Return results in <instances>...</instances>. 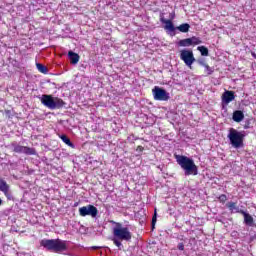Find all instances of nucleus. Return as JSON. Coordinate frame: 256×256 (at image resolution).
Returning a JSON list of instances; mask_svg holds the SVG:
<instances>
[{"label": "nucleus", "mask_w": 256, "mask_h": 256, "mask_svg": "<svg viewBox=\"0 0 256 256\" xmlns=\"http://www.w3.org/2000/svg\"><path fill=\"white\" fill-rule=\"evenodd\" d=\"M114 227L112 228L113 233V243L116 247H121V241H131L133 239V234L129 231L128 227H123L120 222L110 221Z\"/></svg>", "instance_id": "1"}, {"label": "nucleus", "mask_w": 256, "mask_h": 256, "mask_svg": "<svg viewBox=\"0 0 256 256\" xmlns=\"http://www.w3.org/2000/svg\"><path fill=\"white\" fill-rule=\"evenodd\" d=\"M175 159L184 171V175H199V168L195 165V161L187 156L176 155Z\"/></svg>", "instance_id": "2"}, {"label": "nucleus", "mask_w": 256, "mask_h": 256, "mask_svg": "<svg viewBox=\"0 0 256 256\" xmlns=\"http://www.w3.org/2000/svg\"><path fill=\"white\" fill-rule=\"evenodd\" d=\"M40 245L52 253L67 251V241L61 239H43L40 241Z\"/></svg>", "instance_id": "3"}, {"label": "nucleus", "mask_w": 256, "mask_h": 256, "mask_svg": "<svg viewBox=\"0 0 256 256\" xmlns=\"http://www.w3.org/2000/svg\"><path fill=\"white\" fill-rule=\"evenodd\" d=\"M40 101L44 107L48 109H61L65 106V102L61 98H53L51 95L43 94Z\"/></svg>", "instance_id": "4"}, {"label": "nucleus", "mask_w": 256, "mask_h": 256, "mask_svg": "<svg viewBox=\"0 0 256 256\" xmlns=\"http://www.w3.org/2000/svg\"><path fill=\"white\" fill-rule=\"evenodd\" d=\"M228 139L235 149H239L243 147V141L245 139V134L242 132L237 131L235 128H230Z\"/></svg>", "instance_id": "5"}, {"label": "nucleus", "mask_w": 256, "mask_h": 256, "mask_svg": "<svg viewBox=\"0 0 256 256\" xmlns=\"http://www.w3.org/2000/svg\"><path fill=\"white\" fill-rule=\"evenodd\" d=\"M11 146L13 147V152L23 155H37V150L35 148H31L29 146H23L21 144H17V142H12Z\"/></svg>", "instance_id": "6"}, {"label": "nucleus", "mask_w": 256, "mask_h": 256, "mask_svg": "<svg viewBox=\"0 0 256 256\" xmlns=\"http://www.w3.org/2000/svg\"><path fill=\"white\" fill-rule=\"evenodd\" d=\"M152 95L155 101H169L170 99L169 92L159 86L152 89Z\"/></svg>", "instance_id": "7"}, {"label": "nucleus", "mask_w": 256, "mask_h": 256, "mask_svg": "<svg viewBox=\"0 0 256 256\" xmlns=\"http://www.w3.org/2000/svg\"><path fill=\"white\" fill-rule=\"evenodd\" d=\"M79 215L80 217H87V215H90V217H97L99 215V210H97V207L94 205H87L79 208Z\"/></svg>", "instance_id": "8"}, {"label": "nucleus", "mask_w": 256, "mask_h": 256, "mask_svg": "<svg viewBox=\"0 0 256 256\" xmlns=\"http://www.w3.org/2000/svg\"><path fill=\"white\" fill-rule=\"evenodd\" d=\"M180 59L191 69L193 62L195 61V56L192 50H181Z\"/></svg>", "instance_id": "9"}, {"label": "nucleus", "mask_w": 256, "mask_h": 256, "mask_svg": "<svg viewBox=\"0 0 256 256\" xmlns=\"http://www.w3.org/2000/svg\"><path fill=\"white\" fill-rule=\"evenodd\" d=\"M173 19H175V15H172L169 20L165 19V17H163V14L160 15V23H163L165 25L164 29L166 31H170L171 33H173L177 29L173 24Z\"/></svg>", "instance_id": "10"}, {"label": "nucleus", "mask_w": 256, "mask_h": 256, "mask_svg": "<svg viewBox=\"0 0 256 256\" xmlns=\"http://www.w3.org/2000/svg\"><path fill=\"white\" fill-rule=\"evenodd\" d=\"M173 19H175V15H172L169 20L165 19V17H163V14L160 15V23H163L165 25L164 29L166 31H170L171 33H173L177 29L173 24Z\"/></svg>", "instance_id": "11"}, {"label": "nucleus", "mask_w": 256, "mask_h": 256, "mask_svg": "<svg viewBox=\"0 0 256 256\" xmlns=\"http://www.w3.org/2000/svg\"><path fill=\"white\" fill-rule=\"evenodd\" d=\"M231 101H235V92L226 90L222 94V103H224L225 105H229V103H231Z\"/></svg>", "instance_id": "12"}, {"label": "nucleus", "mask_w": 256, "mask_h": 256, "mask_svg": "<svg viewBox=\"0 0 256 256\" xmlns=\"http://www.w3.org/2000/svg\"><path fill=\"white\" fill-rule=\"evenodd\" d=\"M226 207L227 209H229L231 213H240L241 215V212L244 211V210H241L239 206H237V202H233V201L227 202Z\"/></svg>", "instance_id": "13"}, {"label": "nucleus", "mask_w": 256, "mask_h": 256, "mask_svg": "<svg viewBox=\"0 0 256 256\" xmlns=\"http://www.w3.org/2000/svg\"><path fill=\"white\" fill-rule=\"evenodd\" d=\"M9 189L10 186L7 184V181H5L3 178H0V191L4 193L5 197L9 196Z\"/></svg>", "instance_id": "14"}, {"label": "nucleus", "mask_w": 256, "mask_h": 256, "mask_svg": "<svg viewBox=\"0 0 256 256\" xmlns=\"http://www.w3.org/2000/svg\"><path fill=\"white\" fill-rule=\"evenodd\" d=\"M232 119L235 123H241L245 119V114L241 110H236L233 112Z\"/></svg>", "instance_id": "15"}, {"label": "nucleus", "mask_w": 256, "mask_h": 256, "mask_svg": "<svg viewBox=\"0 0 256 256\" xmlns=\"http://www.w3.org/2000/svg\"><path fill=\"white\" fill-rule=\"evenodd\" d=\"M240 215H243L245 225H248L249 227H253L254 220H253V216H251V214L245 212V210H244L243 212H241Z\"/></svg>", "instance_id": "16"}, {"label": "nucleus", "mask_w": 256, "mask_h": 256, "mask_svg": "<svg viewBox=\"0 0 256 256\" xmlns=\"http://www.w3.org/2000/svg\"><path fill=\"white\" fill-rule=\"evenodd\" d=\"M68 57H69L70 63H72V65H77V63H79V59H80L79 54H77L73 51H69Z\"/></svg>", "instance_id": "17"}, {"label": "nucleus", "mask_w": 256, "mask_h": 256, "mask_svg": "<svg viewBox=\"0 0 256 256\" xmlns=\"http://www.w3.org/2000/svg\"><path fill=\"white\" fill-rule=\"evenodd\" d=\"M176 29L180 31V33H189V29H191V25H189V23H183L180 26H177Z\"/></svg>", "instance_id": "18"}, {"label": "nucleus", "mask_w": 256, "mask_h": 256, "mask_svg": "<svg viewBox=\"0 0 256 256\" xmlns=\"http://www.w3.org/2000/svg\"><path fill=\"white\" fill-rule=\"evenodd\" d=\"M59 137L63 141V143L68 145V147H75V145L73 144V142H71V139H69V137H67V135L62 134V135H59Z\"/></svg>", "instance_id": "19"}, {"label": "nucleus", "mask_w": 256, "mask_h": 256, "mask_svg": "<svg viewBox=\"0 0 256 256\" xmlns=\"http://www.w3.org/2000/svg\"><path fill=\"white\" fill-rule=\"evenodd\" d=\"M179 47H191V38L182 39L178 42Z\"/></svg>", "instance_id": "20"}, {"label": "nucleus", "mask_w": 256, "mask_h": 256, "mask_svg": "<svg viewBox=\"0 0 256 256\" xmlns=\"http://www.w3.org/2000/svg\"><path fill=\"white\" fill-rule=\"evenodd\" d=\"M36 67L40 73H43L44 75H47L49 73V69H47V66L41 64V63H36Z\"/></svg>", "instance_id": "21"}, {"label": "nucleus", "mask_w": 256, "mask_h": 256, "mask_svg": "<svg viewBox=\"0 0 256 256\" xmlns=\"http://www.w3.org/2000/svg\"><path fill=\"white\" fill-rule=\"evenodd\" d=\"M197 50L200 51L202 57H209V49L205 46H198Z\"/></svg>", "instance_id": "22"}, {"label": "nucleus", "mask_w": 256, "mask_h": 256, "mask_svg": "<svg viewBox=\"0 0 256 256\" xmlns=\"http://www.w3.org/2000/svg\"><path fill=\"white\" fill-rule=\"evenodd\" d=\"M190 40H191V45H201L202 43L201 39L195 36L191 37Z\"/></svg>", "instance_id": "23"}, {"label": "nucleus", "mask_w": 256, "mask_h": 256, "mask_svg": "<svg viewBox=\"0 0 256 256\" xmlns=\"http://www.w3.org/2000/svg\"><path fill=\"white\" fill-rule=\"evenodd\" d=\"M156 223H157V209H155L154 215L152 217V230L155 229Z\"/></svg>", "instance_id": "24"}, {"label": "nucleus", "mask_w": 256, "mask_h": 256, "mask_svg": "<svg viewBox=\"0 0 256 256\" xmlns=\"http://www.w3.org/2000/svg\"><path fill=\"white\" fill-rule=\"evenodd\" d=\"M204 69H205L206 75H212V73H213V68H211L210 66H208V64H206V65L204 66Z\"/></svg>", "instance_id": "25"}, {"label": "nucleus", "mask_w": 256, "mask_h": 256, "mask_svg": "<svg viewBox=\"0 0 256 256\" xmlns=\"http://www.w3.org/2000/svg\"><path fill=\"white\" fill-rule=\"evenodd\" d=\"M243 127L244 129H251V120L250 119L246 120Z\"/></svg>", "instance_id": "26"}, {"label": "nucleus", "mask_w": 256, "mask_h": 256, "mask_svg": "<svg viewBox=\"0 0 256 256\" xmlns=\"http://www.w3.org/2000/svg\"><path fill=\"white\" fill-rule=\"evenodd\" d=\"M220 203H225L227 201V195L222 194L218 197Z\"/></svg>", "instance_id": "27"}, {"label": "nucleus", "mask_w": 256, "mask_h": 256, "mask_svg": "<svg viewBox=\"0 0 256 256\" xmlns=\"http://www.w3.org/2000/svg\"><path fill=\"white\" fill-rule=\"evenodd\" d=\"M197 63H199L202 67H205L207 64L205 63V58H200L197 60Z\"/></svg>", "instance_id": "28"}, {"label": "nucleus", "mask_w": 256, "mask_h": 256, "mask_svg": "<svg viewBox=\"0 0 256 256\" xmlns=\"http://www.w3.org/2000/svg\"><path fill=\"white\" fill-rule=\"evenodd\" d=\"M177 247L179 251H185V244H183V242L179 243Z\"/></svg>", "instance_id": "29"}, {"label": "nucleus", "mask_w": 256, "mask_h": 256, "mask_svg": "<svg viewBox=\"0 0 256 256\" xmlns=\"http://www.w3.org/2000/svg\"><path fill=\"white\" fill-rule=\"evenodd\" d=\"M136 151L142 153V151H145V148L143 146H137Z\"/></svg>", "instance_id": "30"}, {"label": "nucleus", "mask_w": 256, "mask_h": 256, "mask_svg": "<svg viewBox=\"0 0 256 256\" xmlns=\"http://www.w3.org/2000/svg\"><path fill=\"white\" fill-rule=\"evenodd\" d=\"M92 249H93L94 251H96V249H101V247H99V246H93Z\"/></svg>", "instance_id": "31"}, {"label": "nucleus", "mask_w": 256, "mask_h": 256, "mask_svg": "<svg viewBox=\"0 0 256 256\" xmlns=\"http://www.w3.org/2000/svg\"><path fill=\"white\" fill-rule=\"evenodd\" d=\"M0 205H3V200H1V198H0Z\"/></svg>", "instance_id": "32"}, {"label": "nucleus", "mask_w": 256, "mask_h": 256, "mask_svg": "<svg viewBox=\"0 0 256 256\" xmlns=\"http://www.w3.org/2000/svg\"><path fill=\"white\" fill-rule=\"evenodd\" d=\"M74 207H77V203L74 205Z\"/></svg>", "instance_id": "33"}]
</instances>
